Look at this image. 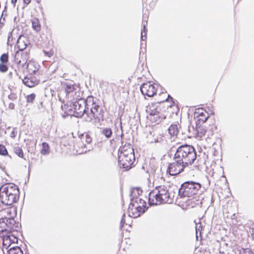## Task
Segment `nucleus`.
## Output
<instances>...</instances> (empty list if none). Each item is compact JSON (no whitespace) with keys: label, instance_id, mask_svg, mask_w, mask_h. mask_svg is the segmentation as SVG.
Segmentation results:
<instances>
[{"label":"nucleus","instance_id":"obj_48","mask_svg":"<svg viewBox=\"0 0 254 254\" xmlns=\"http://www.w3.org/2000/svg\"><path fill=\"white\" fill-rule=\"evenodd\" d=\"M1 18H0V28H1L3 26V24L1 22Z\"/></svg>","mask_w":254,"mask_h":254},{"label":"nucleus","instance_id":"obj_4","mask_svg":"<svg viewBox=\"0 0 254 254\" xmlns=\"http://www.w3.org/2000/svg\"><path fill=\"white\" fill-rule=\"evenodd\" d=\"M201 188V185L194 182H186L182 184L179 194L182 197H193L196 195Z\"/></svg>","mask_w":254,"mask_h":254},{"label":"nucleus","instance_id":"obj_29","mask_svg":"<svg viewBox=\"0 0 254 254\" xmlns=\"http://www.w3.org/2000/svg\"><path fill=\"white\" fill-rule=\"evenodd\" d=\"M32 27L34 30L36 32H39L41 30V26L39 20L36 18L34 17L31 19Z\"/></svg>","mask_w":254,"mask_h":254},{"label":"nucleus","instance_id":"obj_2","mask_svg":"<svg viewBox=\"0 0 254 254\" xmlns=\"http://www.w3.org/2000/svg\"><path fill=\"white\" fill-rule=\"evenodd\" d=\"M196 159V152L194 148L189 145H182L177 150L174 159H178L187 166L191 165Z\"/></svg>","mask_w":254,"mask_h":254},{"label":"nucleus","instance_id":"obj_28","mask_svg":"<svg viewBox=\"0 0 254 254\" xmlns=\"http://www.w3.org/2000/svg\"><path fill=\"white\" fill-rule=\"evenodd\" d=\"M142 193V190L140 188H133L131 191V195L132 200L136 199V198H140L139 196Z\"/></svg>","mask_w":254,"mask_h":254},{"label":"nucleus","instance_id":"obj_1","mask_svg":"<svg viewBox=\"0 0 254 254\" xmlns=\"http://www.w3.org/2000/svg\"><path fill=\"white\" fill-rule=\"evenodd\" d=\"M19 189L13 184H6L0 188V201L5 205H11L19 200Z\"/></svg>","mask_w":254,"mask_h":254},{"label":"nucleus","instance_id":"obj_41","mask_svg":"<svg viewBox=\"0 0 254 254\" xmlns=\"http://www.w3.org/2000/svg\"><path fill=\"white\" fill-rule=\"evenodd\" d=\"M17 133V129L15 128H13L10 133V137L12 138H14Z\"/></svg>","mask_w":254,"mask_h":254},{"label":"nucleus","instance_id":"obj_25","mask_svg":"<svg viewBox=\"0 0 254 254\" xmlns=\"http://www.w3.org/2000/svg\"><path fill=\"white\" fill-rule=\"evenodd\" d=\"M165 119L166 115H164L163 112L150 117V120L156 124H159Z\"/></svg>","mask_w":254,"mask_h":254},{"label":"nucleus","instance_id":"obj_9","mask_svg":"<svg viewBox=\"0 0 254 254\" xmlns=\"http://www.w3.org/2000/svg\"><path fill=\"white\" fill-rule=\"evenodd\" d=\"M159 197L163 203H171L174 199V195L169 191L167 187L161 185L156 187Z\"/></svg>","mask_w":254,"mask_h":254},{"label":"nucleus","instance_id":"obj_18","mask_svg":"<svg viewBox=\"0 0 254 254\" xmlns=\"http://www.w3.org/2000/svg\"><path fill=\"white\" fill-rule=\"evenodd\" d=\"M9 55L8 53L2 54L0 56V72L5 73L8 70V63Z\"/></svg>","mask_w":254,"mask_h":254},{"label":"nucleus","instance_id":"obj_45","mask_svg":"<svg viewBox=\"0 0 254 254\" xmlns=\"http://www.w3.org/2000/svg\"><path fill=\"white\" fill-rule=\"evenodd\" d=\"M13 72L11 71H10L8 74H7V78L9 80H11L13 78Z\"/></svg>","mask_w":254,"mask_h":254},{"label":"nucleus","instance_id":"obj_24","mask_svg":"<svg viewBox=\"0 0 254 254\" xmlns=\"http://www.w3.org/2000/svg\"><path fill=\"white\" fill-rule=\"evenodd\" d=\"M23 84L28 87H33L38 85L39 83V80L36 79L32 77H25L22 80Z\"/></svg>","mask_w":254,"mask_h":254},{"label":"nucleus","instance_id":"obj_22","mask_svg":"<svg viewBox=\"0 0 254 254\" xmlns=\"http://www.w3.org/2000/svg\"><path fill=\"white\" fill-rule=\"evenodd\" d=\"M172 98L166 91L160 92L157 97L156 100L160 104H166L169 102Z\"/></svg>","mask_w":254,"mask_h":254},{"label":"nucleus","instance_id":"obj_12","mask_svg":"<svg viewBox=\"0 0 254 254\" xmlns=\"http://www.w3.org/2000/svg\"><path fill=\"white\" fill-rule=\"evenodd\" d=\"M195 123L204 124L209 117L208 112L202 108H198L195 109L194 113Z\"/></svg>","mask_w":254,"mask_h":254},{"label":"nucleus","instance_id":"obj_42","mask_svg":"<svg viewBox=\"0 0 254 254\" xmlns=\"http://www.w3.org/2000/svg\"><path fill=\"white\" fill-rule=\"evenodd\" d=\"M126 216L125 214H124L122 217V219H121V220L120 222L121 229H122L124 227L125 224H126Z\"/></svg>","mask_w":254,"mask_h":254},{"label":"nucleus","instance_id":"obj_7","mask_svg":"<svg viewBox=\"0 0 254 254\" xmlns=\"http://www.w3.org/2000/svg\"><path fill=\"white\" fill-rule=\"evenodd\" d=\"M18 224L13 219H0V238L9 233L17 231Z\"/></svg>","mask_w":254,"mask_h":254},{"label":"nucleus","instance_id":"obj_46","mask_svg":"<svg viewBox=\"0 0 254 254\" xmlns=\"http://www.w3.org/2000/svg\"><path fill=\"white\" fill-rule=\"evenodd\" d=\"M251 235L253 237V238L254 239V225L252 227V233Z\"/></svg>","mask_w":254,"mask_h":254},{"label":"nucleus","instance_id":"obj_30","mask_svg":"<svg viewBox=\"0 0 254 254\" xmlns=\"http://www.w3.org/2000/svg\"><path fill=\"white\" fill-rule=\"evenodd\" d=\"M168 131L170 134L172 136L177 135L179 132L178 125H171L168 129Z\"/></svg>","mask_w":254,"mask_h":254},{"label":"nucleus","instance_id":"obj_20","mask_svg":"<svg viewBox=\"0 0 254 254\" xmlns=\"http://www.w3.org/2000/svg\"><path fill=\"white\" fill-rule=\"evenodd\" d=\"M138 206H136V204H134L132 202L129 206L128 208V215L132 218H137L140 216L141 214H143V212L138 208Z\"/></svg>","mask_w":254,"mask_h":254},{"label":"nucleus","instance_id":"obj_44","mask_svg":"<svg viewBox=\"0 0 254 254\" xmlns=\"http://www.w3.org/2000/svg\"><path fill=\"white\" fill-rule=\"evenodd\" d=\"M23 1L24 3L27 5L31 2V0H23ZM36 1L38 3H40L41 2V0H36Z\"/></svg>","mask_w":254,"mask_h":254},{"label":"nucleus","instance_id":"obj_19","mask_svg":"<svg viewBox=\"0 0 254 254\" xmlns=\"http://www.w3.org/2000/svg\"><path fill=\"white\" fill-rule=\"evenodd\" d=\"M194 137L198 140H201L207 132L206 127L201 123H196Z\"/></svg>","mask_w":254,"mask_h":254},{"label":"nucleus","instance_id":"obj_31","mask_svg":"<svg viewBox=\"0 0 254 254\" xmlns=\"http://www.w3.org/2000/svg\"><path fill=\"white\" fill-rule=\"evenodd\" d=\"M50 152V147L49 144L47 142H43L42 143V148L40 152L42 155H47Z\"/></svg>","mask_w":254,"mask_h":254},{"label":"nucleus","instance_id":"obj_6","mask_svg":"<svg viewBox=\"0 0 254 254\" xmlns=\"http://www.w3.org/2000/svg\"><path fill=\"white\" fill-rule=\"evenodd\" d=\"M87 110H90L92 117L99 120L103 119L104 112L103 108L100 106L94 97L88 96L86 98Z\"/></svg>","mask_w":254,"mask_h":254},{"label":"nucleus","instance_id":"obj_5","mask_svg":"<svg viewBox=\"0 0 254 254\" xmlns=\"http://www.w3.org/2000/svg\"><path fill=\"white\" fill-rule=\"evenodd\" d=\"M92 138L89 133L85 132L78 135L74 144V147L79 154L86 152L88 146L92 143Z\"/></svg>","mask_w":254,"mask_h":254},{"label":"nucleus","instance_id":"obj_33","mask_svg":"<svg viewBox=\"0 0 254 254\" xmlns=\"http://www.w3.org/2000/svg\"><path fill=\"white\" fill-rule=\"evenodd\" d=\"M187 203L189 206L193 208L199 205V199H196L195 197L193 196L192 199H189Z\"/></svg>","mask_w":254,"mask_h":254},{"label":"nucleus","instance_id":"obj_38","mask_svg":"<svg viewBox=\"0 0 254 254\" xmlns=\"http://www.w3.org/2000/svg\"><path fill=\"white\" fill-rule=\"evenodd\" d=\"M36 97V95L34 93H31L26 96V102L27 103H32L34 101Z\"/></svg>","mask_w":254,"mask_h":254},{"label":"nucleus","instance_id":"obj_35","mask_svg":"<svg viewBox=\"0 0 254 254\" xmlns=\"http://www.w3.org/2000/svg\"><path fill=\"white\" fill-rule=\"evenodd\" d=\"M239 226L237 224H233L230 228L231 233L235 236H237L239 234Z\"/></svg>","mask_w":254,"mask_h":254},{"label":"nucleus","instance_id":"obj_8","mask_svg":"<svg viewBox=\"0 0 254 254\" xmlns=\"http://www.w3.org/2000/svg\"><path fill=\"white\" fill-rule=\"evenodd\" d=\"M86 111H87L86 99L85 100L84 99L80 98L73 103L72 108L69 110V114L80 118Z\"/></svg>","mask_w":254,"mask_h":254},{"label":"nucleus","instance_id":"obj_13","mask_svg":"<svg viewBox=\"0 0 254 254\" xmlns=\"http://www.w3.org/2000/svg\"><path fill=\"white\" fill-rule=\"evenodd\" d=\"M163 107L162 110L163 113L164 115H166V118L171 117L175 113L176 109V104L173 100V98H171V100L169 102L166 104H162Z\"/></svg>","mask_w":254,"mask_h":254},{"label":"nucleus","instance_id":"obj_15","mask_svg":"<svg viewBox=\"0 0 254 254\" xmlns=\"http://www.w3.org/2000/svg\"><path fill=\"white\" fill-rule=\"evenodd\" d=\"M29 56L28 53L26 52L18 51L15 55V62L17 64L23 65L27 62Z\"/></svg>","mask_w":254,"mask_h":254},{"label":"nucleus","instance_id":"obj_11","mask_svg":"<svg viewBox=\"0 0 254 254\" xmlns=\"http://www.w3.org/2000/svg\"><path fill=\"white\" fill-rule=\"evenodd\" d=\"M187 167L178 159H174V161L170 163L167 168V173L171 176H175L184 171Z\"/></svg>","mask_w":254,"mask_h":254},{"label":"nucleus","instance_id":"obj_27","mask_svg":"<svg viewBox=\"0 0 254 254\" xmlns=\"http://www.w3.org/2000/svg\"><path fill=\"white\" fill-rule=\"evenodd\" d=\"M163 109V107L162 105V104H159V105L156 106H150L149 108L150 117L153 115H155L156 114H158L161 112L164 111V110H162Z\"/></svg>","mask_w":254,"mask_h":254},{"label":"nucleus","instance_id":"obj_39","mask_svg":"<svg viewBox=\"0 0 254 254\" xmlns=\"http://www.w3.org/2000/svg\"><path fill=\"white\" fill-rule=\"evenodd\" d=\"M0 155L6 156L8 155V152L4 145L0 144Z\"/></svg>","mask_w":254,"mask_h":254},{"label":"nucleus","instance_id":"obj_3","mask_svg":"<svg viewBox=\"0 0 254 254\" xmlns=\"http://www.w3.org/2000/svg\"><path fill=\"white\" fill-rule=\"evenodd\" d=\"M135 161L134 149L130 144H125L121 147L119 155V165L126 170L134 166Z\"/></svg>","mask_w":254,"mask_h":254},{"label":"nucleus","instance_id":"obj_43","mask_svg":"<svg viewBox=\"0 0 254 254\" xmlns=\"http://www.w3.org/2000/svg\"><path fill=\"white\" fill-rule=\"evenodd\" d=\"M44 53L45 55L48 57H51L53 56L54 54V52L52 50H50L49 52H47L46 51H44Z\"/></svg>","mask_w":254,"mask_h":254},{"label":"nucleus","instance_id":"obj_32","mask_svg":"<svg viewBox=\"0 0 254 254\" xmlns=\"http://www.w3.org/2000/svg\"><path fill=\"white\" fill-rule=\"evenodd\" d=\"M10 207L9 209H5L4 211L7 214V216L9 217L8 219H12L16 212V209L12 205H10Z\"/></svg>","mask_w":254,"mask_h":254},{"label":"nucleus","instance_id":"obj_36","mask_svg":"<svg viewBox=\"0 0 254 254\" xmlns=\"http://www.w3.org/2000/svg\"><path fill=\"white\" fill-rule=\"evenodd\" d=\"M13 150L14 153L19 157L23 158L24 157V153L21 147L19 146H16L14 148Z\"/></svg>","mask_w":254,"mask_h":254},{"label":"nucleus","instance_id":"obj_10","mask_svg":"<svg viewBox=\"0 0 254 254\" xmlns=\"http://www.w3.org/2000/svg\"><path fill=\"white\" fill-rule=\"evenodd\" d=\"M158 85L150 81L143 83L140 86V91L144 96L153 97L157 92Z\"/></svg>","mask_w":254,"mask_h":254},{"label":"nucleus","instance_id":"obj_23","mask_svg":"<svg viewBox=\"0 0 254 254\" xmlns=\"http://www.w3.org/2000/svg\"><path fill=\"white\" fill-rule=\"evenodd\" d=\"M39 65L34 61H30L27 64V69L30 74H33L38 72Z\"/></svg>","mask_w":254,"mask_h":254},{"label":"nucleus","instance_id":"obj_47","mask_svg":"<svg viewBox=\"0 0 254 254\" xmlns=\"http://www.w3.org/2000/svg\"><path fill=\"white\" fill-rule=\"evenodd\" d=\"M17 1V0H11V2L14 6H15L16 5Z\"/></svg>","mask_w":254,"mask_h":254},{"label":"nucleus","instance_id":"obj_14","mask_svg":"<svg viewBox=\"0 0 254 254\" xmlns=\"http://www.w3.org/2000/svg\"><path fill=\"white\" fill-rule=\"evenodd\" d=\"M148 203L150 205H157L162 204L156 187L149 194Z\"/></svg>","mask_w":254,"mask_h":254},{"label":"nucleus","instance_id":"obj_16","mask_svg":"<svg viewBox=\"0 0 254 254\" xmlns=\"http://www.w3.org/2000/svg\"><path fill=\"white\" fill-rule=\"evenodd\" d=\"M64 90L67 94H71V96L73 98L77 95L80 94V90L79 87L74 84L70 83H65L64 84Z\"/></svg>","mask_w":254,"mask_h":254},{"label":"nucleus","instance_id":"obj_40","mask_svg":"<svg viewBox=\"0 0 254 254\" xmlns=\"http://www.w3.org/2000/svg\"><path fill=\"white\" fill-rule=\"evenodd\" d=\"M240 254H254L253 251L250 248L243 249L242 252Z\"/></svg>","mask_w":254,"mask_h":254},{"label":"nucleus","instance_id":"obj_26","mask_svg":"<svg viewBox=\"0 0 254 254\" xmlns=\"http://www.w3.org/2000/svg\"><path fill=\"white\" fill-rule=\"evenodd\" d=\"M132 202L138 206V208L141 210L143 213L146 210V203L145 200L141 198H136V199L132 200Z\"/></svg>","mask_w":254,"mask_h":254},{"label":"nucleus","instance_id":"obj_17","mask_svg":"<svg viewBox=\"0 0 254 254\" xmlns=\"http://www.w3.org/2000/svg\"><path fill=\"white\" fill-rule=\"evenodd\" d=\"M3 246L7 249L11 244H16L18 242V238L12 233H9L8 235H5L2 238Z\"/></svg>","mask_w":254,"mask_h":254},{"label":"nucleus","instance_id":"obj_37","mask_svg":"<svg viewBox=\"0 0 254 254\" xmlns=\"http://www.w3.org/2000/svg\"><path fill=\"white\" fill-rule=\"evenodd\" d=\"M102 133L107 137L109 138L112 135V131L110 128H105L103 129Z\"/></svg>","mask_w":254,"mask_h":254},{"label":"nucleus","instance_id":"obj_34","mask_svg":"<svg viewBox=\"0 0 254 254\" xmlns=\"http://www.w3.org/2000/svg\"><path fill=\"white\" fill-rule=\"evenodd\" d=\"M9 254H23V251L19 247L10 248L8 251Z\"/></svg>","mask_w":254,"mask_h":254},{"label":"nucleus","instance_id":"obj_21","mask_svg":"<svg viewBox=\"0 0 254 254\" xmlns=\"http://www.w3.org/2000/svg\"><path fill=\"white\" fill-rule=\"evenodd\" d=\"M29 44V41L28 38L25 36H20L17 41V47L19 49V51H24Z\"/></svg>","mask_w":254,"mask_h":254}]
</instances>
